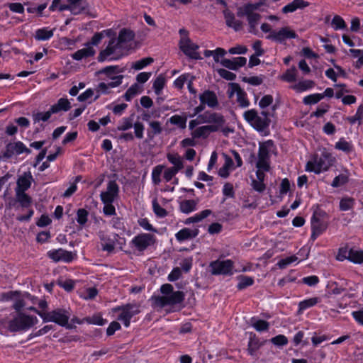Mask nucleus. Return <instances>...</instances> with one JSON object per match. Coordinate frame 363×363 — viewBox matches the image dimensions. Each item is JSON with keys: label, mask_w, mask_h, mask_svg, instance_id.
<instances>
[{"label": "nucleus", "mask_w": 363, "mask_h": 363, "mask_svg": "<svg viewBox=\"0 0 363 363\" xmlns=\"http://www.w3.org/2000/svg\"><path fill=\"white\" fill-rule=\"evenodd\" d=\"M151 130L147 132V136L152 139L155 135H159L162 132L161 123L159 121H152L149 123Z\"/></svg>", "instance_id": "obj_46"}, {"label": "nucleus", "mask_w": 363, "mask_h": 363, "mask_svg": "<svg viewBox=\"0 0 363 363\" xmlns=\"http://www.w3.org/2000/svg\"><path fill=\"white\" fill-rule=\"evenodd\" d=\"M211 213H212V211L209 209L203 210V211H201L200 213L194 215V216L188 218L185 220L184 223L185 224H191L193 223L200 222L203 219H204L206 217H208V216H210Z\"/></svg>", "instance_id": "obj_38"}, {"label": "nucleus", "mask_w": 363, "mask_h": 363, "mask_svg": "<svg viewBox=\"0 0 363 363\" xmlns=\"http://www.w3.org/2000/svg\"><path fill=\"white\" fill-rule=\"evenodd\" d=\"M199 100L202 104L214 108L218 106L219 103L216 94L210 90H206L199 95Z\"/></svg>", "instance_id": "obj_22"}, {"label": "nucleus", "mask_w": 363, "mask_h": 363, "mask_svg": "<svg viewBox=\"0 0 363 363\" xmlns=\"http://www.w3.org/2000/svg\"><path fill=\"white\" fill-rule=\"evenodd\" d=\"M23 153L29 155L31 150L28 148L26 145L21 141L9 143L4 151V156L6 158H11L14 155H19Z\"/></svg>", "instance_id": "obj_16"}, {"label": "nucleus", "mask_w": 363, "mask_h": 363, "mask_svg": "<svg viewBox=\"0 0 363 363\" xmlns=\"http://www.w3.org/2000/svg\"><path fill=\"white\" fill-rule=\"evenodd\" d=\"M154 61L152 57H145L138 60L132 64L131 67L135 70H140L150 65Z\"/></svg>", "instance_id": "obj_51"}, {"label": "nucleus", "mask_w": 363, "mask_h": 363, "mask_svg": "<svg viewBox=\"0 0 363 363\" xmlns=\"http://www.w3.org/2000/svg\"><path fill=\"white\" fill-rule=\"evenodd\" d=\"M52 114L53 113L51 112L50 108L46 112L33 113L32 115L33 123H37L40 121L45 122L49 120Z\"/></svg>", "instance_id": "obj_44"}, {"label": "nucleus", "mask_w": 363, "mask_h": 363, "mask_svg": "<svg viewBox=\"0 0 363 363\" xmlns=\"http://www.w3.org/2000/svg\"><path fill=\"white\" fill-rule=\"evenodd\" d=\"M319 302V298L317 297L311 298L308 299L301 301L298 304V311H303L310 307H312Z\"/></svg>", "instance_id": "obj_49"}, {"label": "nucleus", "mask_w": 363, "mask_h": 363, "mask_svg": "<svg viewBox=\"0 0 363 363\" xmlns=\"http://www.w3.org/2000/svg\"><path fill=\"white\" fill-rule=\"evenodd\" d=\"M33 181V178L31 173L30 172H25L18 177L15 191H26L30 187Z\"/></svg>", "instance_id": "obj_23"}, {"label": "nucleus", "mask_w": 363, "mask_h": 363, "mask_svg": "<svg viewBox=\"0 0 363 363\" xmlns=\"http://www.w3.org/2000/svg\"><path fill=\"white\" fill-rule=\"evenodd\" d=\"M39 316L43 319L44 323L53 322L60 326L69 328L68 324L69 320L71 317L69 310L64 308H56L50 312L39 313Z\"/></svg>", "instance_id": "obj_7"}, {"label": "nucleus", "mask_w": 363, "mask_h": 363, "mask_svg": "<svg viewBox=\"0 0 363 363\" xmlns=\"http://www.w3.org/2000/svg\"><path fill=\"white\" fill-rule=\"evenodd\" d=\"M160 291L162 296L152 298L153 304L157 307L164 308L167 306H175L182 303L184 300L185 294L184 292L174 291L172 285L170 284L162 285Z\"/></svg>", "instance_id": "obj_1"}, {"label": "nucleus", "mask_w": 363, "mask_h": 363, "mask_svg": "<svg viewBox=\"0 0 363 363\" xmlns=\"http://www.w3.org/2000/svg\"><path fill=\"white\" fill-rule=\"evenodd\" d=\"M335 148L344 152H350L352 150V145L350 143L344 139H340L335 143Z\"/></svg>", "instance_id": "obj_59"}, {"label": "nucleus", "mask_w": 363, "mask_h": 363, "mask_svg": "<svg viewBox=\"0 0 363 363\" xmlns=\"http://www.w3.org/2000/svg\"><path fill=\"white\" fill-rule=\"evenodd\" d=\"M179 47L183 52L191 58L196 60L201 59V56L197 52L199 46L192 43L189 38H182L179 42Z\"/></svg>", "instance_id": "obj_19"}, {"label": "nucleus", "mask_w": 363, "mask_h": 363, "mask_svg": "<svg viewBox=\"0 0 363 363\" xmlns=\"http://www.w3.org/2000/svg\"><path fill=\"white\" fill-rule=\"evenodd\" d=\"M199 232V231L197 228L191 229L184 228L175 234V238L177 241L182 242L196 238L198 235Z\"/></svg>", "instance_id": "obj_24"}, {"label": "nucleus", "mask_w": 363, "mask_h": 363, "mask_svg": "<svg viewBox=\"0 0 363 363\" xmlns=\"http://www.w3.org/2000/svg\"><path fill=\"white\" fill-rule=\"evenodd\" d=\"M47 255L50 259H52L55 262H65L69 263L74 258V255L72 252L65 250L62 248L51 250L48 252Z\"/></svg>", "instance_id": "obj_18"}, {"label": "nucleus", "mask_w": 363, "mask_h": 363, "mask_svg": "<svg viewBox=\"0 0 363 363\" xmlns=\"http://www.w3.org/2000/svg\"><path fill=\"white\" fill-rule=\"evenodd\" d=\"M198 201L195 200H184L179 203L180 211L186 214L190 213L196 209Z\"/></svg>", "instance_id": "obj_33"}, {"label": "nucleus", "mask_w": 363, "mask_h": 363, "mask_svg": "<svg viewBox=\"0 0 363 363\" xmlns=\"http://www.w3.org/2000/svg\"><path fill=\"white\" fill-rule=\"evenodd\" d=\"M166 80L165 77L160 74L159 75L153 83V89L157 95H160L163 89Z\"/></svg>", "instance_id": "obj_47"}, {"label": "nucleus", "mask_w": 363, "mask_h": 363, "mask_svg": "<svg viewBox=\"0 0 363 363\" xmlns=\"http://www.w3.org/2000/svg\"><path fill=\"white\" fill-rule=\"evenodd\" d=\"M239 282L238 284V289L240 290L244 289L247 286H252L254 284V279L250 277L239 276L238 277Z\"/></svg>", "instance_id": "obj_48"}, {"label": "nucleus", "mask_w": 363, "mask_h": 363, "mask_svg": "<svg viewBox=\"0 0 363 363\" xmlns=\"http://www.w3.org/2000/svg\"><path fill=\"white\" fill-rule=\"evenodd\" d=\"M214 132L211 127L203 125L197 128L194 132V137L195 138H206L210 133Z\"/></svg>", "instance_id": "obj_50"}, {"label": "nucleus", "mask_w": 363, "mask_h": 363, "mask_svg": "<svg viewBox=\"0 0 363 363\" xmlns=\"http://www.w3.org/2000/svg\"><path fill=\"white\" fill-rule=\"evenodd\" d=\"M315 86V82L312 80H303L291 86V88L297 92H302L312 89Z\"/></svg>", "instance_id": "obj_36"}, {"label": "nucleus", "mask_w": 363, "mask_h": 363, "mask_svg": "<svg viewBox=\"0 0 363 363\" xmlns=\"http://www.w3.org/2000/svg\"><path fill=\"white\" fill-rule=\"evenodd\" d=\"M139 225L143 228L144 230L157 233V230L148 221L147 218H140L138 220Z\"/></svg>", "instance_id": "obj_63"}, {"label": "nucleus", "mask_w": 363, "mask_h": 363, "mask_svg": "<svg viewBox=\"0 0 363 363\" xmlns=\"http://www.w3.org/2000/svg\"><path fill=\"white\" fill-rule=\"evenodd\" d=\"M15 192L16 201L21 204L22 207L28 208L30 206L32 201L31 198L27 194H26V191H15Z\"/></svg>", "instance_id": "obj_35"}, {"label": "nucleus", "mask_w": 363, "mask_h": 363, "mask_svg": "<svg viewBox=\"0 0 363 363\" xmlns=\"http://www.w3.org/2000/svg\"><path fill=\"white\" fill-rule=\"evenodd\" d=\"M223 15L226 25L228 27L234 28V30L236 31L242 28V23L240 21L235 19L234 14L231 11L228 9L224 10Z\"/></svg>", "instance_id": "obj_25"}, {"label": "nucleus", "mask_w": 363, "mask_h": 363, "mask_svg": "<svg viewBox=\"0 0 363 363\" xmlns=\"http://www.w3.org/2000/svg\"><path fill=\"white\" fill-rule=\"evenodd\" d=\"M7 296L9 298L14 300L13 307L16 311L21 310L27 305L25 294L20 297L19 294L17 291H11L9 292Z\"/></svg>", "instance_id": "obj_26"}, {"label": "nucleus", "mask_w": 363, "mask_h": 363, "mask_svg": "<svg viewBox=\"0 0 363 363\" xmlns=\"http://www.w3.org/2000/svg\"><path fill=\"white\" fill-rule=\"evenodd\" d=\"M354 200L350 197L342 198L340 202V209L343 211H349L353 208Z\"/></svg>", "instance_id": "obj_54"}, {"label": "nucleus", "mask_w": 363, "mask_h": 363, "mask_svg": "<svg viewBox=\"0 0 363 363\" xmlns=\"http://www.w3.org/2000/svg\"><path fill=\"white\" fill-rule=\"evenodd\" d=\"M335 30L343 29L346 27V24L342 17L340 16H335L331 23Z\"/></svg>", "instance_id": "obj_58"}, {"label": "nucleus", "mask_w": 363, "mask_h": 363, "mask_svg": "<svg viewBox=\"0 0 363 363\" xmlns=\"http://www.w3.org/2000/svg\"><path fill=\"white\" fill-rule=\"evenodd\" d=\"M210 272L213 275H232L233 262L230 259L213 261L209 264Z\"/></svg>", "instance_id": "obj_13"}, {"label": "nucleus", "mask_w": 363, "mask_h": 363, "mask_svg": "<svg viewBox=\"0 0 363 363\" xmlns=\"http://www.w3.org/2000/svg\"><path fill=\"white\" fill-rule=\"evenodd\" d=\"M350 261L355 264H361L363 262V251L350 248Z\"/></svg>", "instance_id": "obj_52"}, {"label": "nucleus", "mask_w": 363, "mask_h": 363, "mask_svg": "<svg viewBox=\"0 0 363 363\" xmlns=\"http://www.w3.org/2000/svg\"><path fill=\"white\" fill-rule=\"evenodd\" d=\"M297 70L295 67H292L286 70L281 76V79L286 82H294L296 81Z\"/></svg>", "instance_id": "obj_43"}, {"label": "nucleus", "mask_w": 363, "mask_h": 363, "mask_svg": "<svg viewBox=\"0 0 363 363\" xmlns=\"http://www.w3.org/2000/svg\"><path fill=\"white\" fill-rule=\"evenodd\" d=\"M191 77L189 74H182L174 81V84L177 88L182 89L184 84H187L189 80L191 79Z\"/></svg>", "instance_id": "obj_57"}, {"label": "nucleus", "mask_w": 363, "mask_h": 363, "mask_svg": "<svg viewBox=\"0 0 363 363\" xmlns=\"http://www.w3.org/2000/svg\"><path fill=\"white\" fill-rule=\"evenodd\" d=\"M69 3L70 12L74 15L82 13L86 10V5L84 0H67Z\"/></svg>", "instance_id": "obj_29"}, {"label": "nucleus", "mask_w": 363, "mask_h": 363, "mask_svg": "<svg viewBox=\"0 0 363 363\" xmlns=\"http://www.w3.org/2000/svg\"><path fill=\"white\" fill-rule=\"evenodd\" d=\"M199 118L203 123H210L208 125L215 132L223 128L225 123V119L222 114L209 111L199 114Z\"/></svg>", "instance_id": "obj_12"}, {"label": "nucleus", "mask_w": 363, "mask_h": 363, "mask_svg": "<svg viewBox=\"0 0 363 363\" xmlns=\"http://www.w3.org/2000/svg\"><path fill=\"white\" fill-rule=\"evenodd\" d=\"M134 36L133 31L123 28L119 32L116 41L124 51H128L131 48Z\"/></svg>", "instance_id": "obj_21"}, {"label": "nucleus", "mask_w": 363, "mask_h": 363, "mask_svg": "<svg viewBox=\"0 0 363 363\" xmlns=\"http://www.w3.org/2000/svg\"><path fill=\"white\" fill-rule=\"evenodd\" d=\"M308 6V3L303 0H294L282 8L284 13H292L298 9H303Z\"/></svg>", "instance_id": "obj_30"}, {"label": "nucleus", "mask_w": 363, "mask_h": 363, "mask_svg": "<svg viewBox=\"0 0 363 363\" xmlns=\"http://www.w3.org/2000/svg\"><path fill=\"white\" fill-rule=\"evenodd\" d=\"M276 150L274 142L268 140L259 144L258 160L256 164L257 169H263L264 171H269L270 169V155Z\"/></svg>", "instance_id": "obj_8"}, {"label": "nucleus", "mask_w": 363, "mask_h": 363, "mask_svg": "<svg viewBox=\"0 0 363 363\" xmlns=\"http://www.w3.org/2000/svg\"><path fill=\"white\" fill-rule=\"evenodd\" d=\"M262 346V343L259 339L256 337L255 334H250V340L248 342L247 352L251 356H254L256 352Z\"/></svg>", "instance_id": "obj_32"}, {"label": "nucleus", "mask_w": 363, "mask_h": 363, "mask_svg": "<svg viewBox=\"0 0 363 363\" xmlns=\"http://www.w3.org/2000/svg\"><path fill=\"white\" fill-rule=\"evenodd\" d=\"M133 115L129 117L123 118L117 126V129L120 131H125L130 129L133 125Z\"/></svg>", "instance_id": "obj_41"}, {"label": "nucleus", "mask_w": 363, "mask_h": 363, "mask_svg": "<svg viewBox=\"0 0 363 363\" xmlns=\"http://www.w3.org/2000/svg\"><path fill=\"white\" fill-rule=\"evenodd\" d=\"M324 98L321 94H313L303 98V102L306 105L315 104Z\"/></svg>", "instance_id": "obj_55"}, {"label": "nucleus", "mask_w": 363, "mask_h": 363, "mask_svg": "<svg viewBox=\"0 0 363 363\" xmlns=\"http://www.w3.org/2000/svg\"><path fill=\"white\" fill-rule=\"evenodd\" d=\"M233 164L234 162L233 160L230 157L225 155V163L218 171L219 176L223 178H227L229 176L230 170H232L233 169Z\"/></svg>", "instance_id": "obj_34"}, {"label": "nucleus", "mask_w": 363, "mask_h": 363, "mask_svg": "<svg viewBox=\"0 0 363 363\" xmlns=\"http://www.w3.org/2000/svg\"><path fill=\"white\" fill-rule=\"evenodd\" d=\"M348 181V178L345 174H340L335 177L332 182V186L333 187H338L346 184Z\"/></svg>", "instance_id": "obj_64"}, {"label": "nucleus", "mask_w": 363, "mask_h": 363, "mask_svg": "<svg viewBox=\"0 0 363 363\" xmlns=\"http://www.w3.org/2000/svg\"><path fill=\"white\" fill-rule=\"evenodd\" d=\"M156 242V238L150 233H140L135 235L130 242V247L140 252H144Z\"/></svg>", "instance_id": "obj_11"}, {"label": "nucleus", "mask_w": 363, "mask_h": 363, "mask_svg": "<svg viewBox=\"0 0 363 363\" xmlns=\"http://www.w3.org/2000/svg\"><path fill=\"white\" fill-rule=\"evenodd\" d=\"M52 36L53 30H50L48 28L38 29L35 33V38L37 40H48Z\"/></svg>", "instance_id": "obj_39"}, {"label": "nucleus", "mask_w": 363, "mask_h": 363, "mask_svg": "<svg viewBox=\"0 0 363 363\" xmlns=\"http://www.w3.org/2000/svg\"><path fill=\"white\" fill-rule=\"evenodd\" d=\"M119 187L116 181H109L106 189L101 192L100 198L103 203H113L118 196Z\"/></svg>", "instance_id": "obj_17"}, {"label": "nucleus", "mask_w": 363, "mask_h": 363, "mask_svg": "<svg viewBox=\"0 0 363 363\" xmlns=\"http://www.w3.org/2000/svg\"><path fill=\"white\" fill-rule=\"evenodd\" d=\"M251 325L258 332L267 331L269 328V323L267 321L255 318L251 319Z\"/></svg>", "instance_id": "obj_40"}, {"label": "nucleus", "mask_w": 363, "mask_h": 363, "mask_svg": "<svg viewBox=\"0 0 363 363\" xmlns=\"http://www.w3.org/2000/svg\"><path fill=\"white\" fill-rule=\"evenodd\" d=\"M298 37L297 34L290 27L286 26L274 30L269 34L266 38L278 43H283L288 39H295Z\"/></svg>", "instance_id": "obj_15"}, {"label": "nucleus", "mask_w": 363, "mask_h": 363, "mask_svg": "<svg viewBox=\"0 0 363 363\" xmlns=\"http://www.w3.org/2000/svg\"><path fill=\"white\" fill-rule=\"evenodd\" d=\"M77 223L81 225H84L87 222V217H88L87 211L84 208H80L77 211Z\"/></svg>", "instance_id": "obj_60"}, {"label": "nucleus", "mask_w": 363, "mask_h": 363, "mask_svg": "<svg viewBox=\"0 0 363 363\" xmlns=\"http://www.w3.org/2000/svg\"><path fill=\"white\" fill-rule=\"evenodd\" d=\"M122 72L123 71L119 69L118 66L116 65L108 66L101 69L99 73L106 74L107 78L111 81L107 83L101 82L98 85L99 91H101L103 94H107L108 89L119 86L122 83L123 76L116 75V74Z\"/></svg>", "instance_id": "obj_5"}, {"label": "nucleus", "mask_w": 363, "mask_h": 363, "mask_svg": "<svg viewBox=\"0 0 363 363\" xmlns=\"http://www.w3.org/2000/svg\"><path fill=\"white\" fill-rule=\"evenodd\" d=\"M235 94L236 95V101L240 107L247 108L250 106V103L247 93L237 83H229L227 91L228 98H233Z\"/></svg>", "instance_id": "obj_14"}, {"label": "nucleus", "mask_w": 363, "mask_h": 363, "mask_svg": "<svg viewBox=\"0 0 363 363\" xmlns=\"http://www.w3.org/2000/svg\"><path fill=\"white\" fill-rule=\"evenodd\" d=\"M169 121L171 124L175 125L181 129H184L186 126L187 118L179 115H174L169 119Z\"/></svg>", "instance_id": "obj_42"}, {"label": "nucleus", "mask_w": 363, "mask_h": 363, "mask_svg": "<svg viewBox=\"0 0 363 363\" xmlns=\"http://www.w3.org/2000/svg\"><path fill=\"white\" fill-rule=\"evenodd\" d=\"M327 228L325 222L323 223H311V240L315 241L317 238Z\"/></svg>", "instance_id": "obj_31"}, {"label": "nucleus", "mask_w": 363, "mask_h": 363, "mask_svg": "<svg viewBox=\"0 0 363 363\" xmlns=\"http://www.w3.org/2000/svg\"><path fill=\"white\" fill-rule=\"evenodd\" d=\"M163 170L162 165L155 167L152 171V179L155 184H159L161 182L160 176Z\"/></svg>", "instance_id": "obj_56"}, {"label": "nucleus", "mask_w": 363, "mask_h": 363, "mask_svg": "<svg viewBox=\"0 0 363 363\" xmlns=\"http://www.w3.org/2000/svg\"><path fill=\"white\" fill-rule=\"evenodd\" d=\"M124 50L119 45L116 38H112L106 48L100 52L98 56L99 62L108 60H118L124 55Z\"/></svg>", "instance_id": "obj_9"}, {"label": "nucleus", "mask_w": 363, "mask_h": 363, "mask_svg": "<svg viewBox=\"0 0 363 363\" xmlns=\"http://www.w3.org/2000/svg\"><path fill=\"white\" fill-rule=\"evenodd\" d=\"M98 236L100 239L101 250L108 253H112L115 250L116 240L118 235L115 234L113 238H111L104 231L100 230L98 233Z\"/></svg>", "instance_id": "obj_20"}, {"label": "nucleus", "mask_w": 363, "mask_h": 363, "mask_svg": "<svg viewBox=\"0 0 363 363\" xmlns=\"http://www.w3.org/2000/svg\"><path fill=\"white\" fill-rule=\"evenodd\" d=\"M140 306L137 303H128L121 306H118L113 309L114 311H121L118 320L123 323L125 328H128L130 324V319L135 315L140 313Z\"/></svg>", "instance_id": "obj_10"}, {"label": "nucleus", "mask_w": 363, "mask_h": 363, "mask_svg": "<svg viewBox=\"0 0 363 363\" xmlns=\"http://www.w3.org/2000/svg\"><path fill=\"white\" fill-rule=\"evenodd\" d=\"M267 111H262L261 113L254 108L244 112V119L257 131L264 132L269 126L271 120Z\"/></svg>", "instance_id": "obj_2"}, {"label": "nucleus", "mask_w": 363, "mask_h": 363, "mask_svg": "<svg viewBox=\"0 0 363 363\" xmlns=\"http://www.w3.org/2000/svg\"><path fill=\"white\" fill-rule=\"evenodd\" d=\"M140 92L141 89L140 86L138 84H134L126 91L123 96L127 101H130Z\"/></svg>", "instance_id": "obj_45"}, {"label": "nucleus", "mask_w": 363, "mask_h": 363, "mask_svg": "<svg viewBox=\"0 0 363 363\" xmlns=\"http://www.w3.org/2000/svg\"><path fill=\"white\" fill-rule=\"evenodd\" d=\"M152 204L153 211L157 217L164 218L167 215V211L159 204L156 199L152 200Z\"/></svg>", "instance_id": "obj_53"}, {"label": "nucleus", "mask_w": 363, "mask_h": 363, "mask_svg": "<svg viewBox=\"0 0 363 363\" xmlns=\"http://www.w3.org/2000/svg\"><path fill=\"white\" fill-rule=\"evenodd\" d=\"M38 322L37 317L19 313L14 315L8 323V329L11 332H25Z\"/></svg>", "instance_id": "obj_3"}, {"label": "nucleus", "mask_w": 363, "mask_h": 363, "mask_svg": "<svg viewBox=\"0 0 363 363\" xmlns=\"http://www.w3.org/2000/svg\"><path fill=\"white\" fill-rule=\"evenodd\" d=\"M71 108V104L67 99L60 98L57 102L50 108L51 109V112L53 114L57 113L60 111H67Z\"/></svg>", "instance_id": "obj_27"}, {"label": "nucleus", "mask_w": 363, "mask_h": 363, "mask_svg": "<svg viewBox=\"0 0 363 363\" xmlns=\"http://www.w3.org/2000/svg\"><path fill=\"white\" fill-rule=\"evenodd\" d=\"M260 6L261 4L259 3L247 4L238 9L237 16L239 17L247 16L250 27L249 31L253 34H257L258 33L257 26L261 18V16L255 11L257 10Z\"/></svg>", "instance_id": "obj_4"}, {"label": "nucleus", "mask_w": 363, "mask_h": 363, "mask_svg": "<svg viewBox=\"0 0 363 363\" xmlns=\"http://www.w3.org/2000/svg\"><path fill=\"white\" fill-rule=\"evenodd\" d=\"M333 157L331 154L324 150L320 156H315L311 161L306 164V169L308 172H313L320 174L321 172L327 171L333 164Z\"/></svg>", "instance_id": "obj_6"}, {"label": "nucleus", "mask_w": 363, "mask_h": 363, "mask_svg": "<svg viewBox=\"0 0 363 363\" xmlns=\"http://www.w3.org/2000/svg\"><path fill=\"white\" fill-rule=\"evenodd\" d=\"M96 51L90 45H86V47L78 50L72 55V58L76 60H81L83 58H86L94 55Z\"/></svg>", "instance_id": "obj_28"}, {"label": "nucleus", "mask_w": 363, "mask_h": 363, "mask_svg": "<svg viewBox=\"0 0 363 363\" xmlns=\"http://www.w3.org/2000/svg\"><path fill=\"white\" fill-rule=\"evenodd\" d=\"M133 127L134 128V133L137 138L142 139L143 138L144 125L140 122H135Z\"/></svg>", "instance_id": "obj_61"}, {"label": "nucleus", "mask_w": 363, "mask_h": 363, "mask_svg": "<svg viewBox=\"0 0 363 363\" xmlns=\"http://www.w3.org/2000/svg\"><path fill=\"white\" fill-rule=\"evenodd\" d=\"M168 161L174 165L172 168L177 169V171L183 169V160L178 154L169 153L167 155Z\"/></svg>", "instance_id": "obj_37"}, {"label": "nucleus", "mask_w": 363, "mask_h": 363, "mask_svg": "<svg viewBox=\"0 0 363 363\" xmlns=\"http://www.w3.org/2000/svg\"><path fill=\"white\" fill-rule=\"evenodd\" d=\"M350 249L347 247L340 248L337 255V259L339 261H343L345 259H350Z\"/></svg>", "instance_id": "obj_62"}]
</instances>
